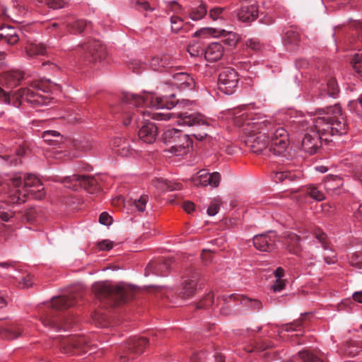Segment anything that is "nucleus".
Masks as SVG:
<instances>
[{"label": "nucleus", "instance_id": "obj_8", "mask_svg": "<svg viewBox=\"0 0 362 362\" xmlns=\"http://www.w3.org/2000/svg\"><path fill=\"white\" fill-rule=\"evenodd\" d=\"M175 95L170 96H157L153 93H146L144 95H137L132 93H124L122 98L123 103L132 105L139 107H151L156 109L170 110L177 105L175 100L170 98H174Z\"/></svg>", "mask_w": 362, "mask_h": 362}, {"label": "nucleus", "instance_id": "obj_26", "mask_svg": "<svg viewBox=\"0 0 362 362\" xmlns=\"http://www.w3.org/2000/svg\"><path fill=\"white\" fill-rule=\"evenodd\" d=\"M0 335L4 339L11 340L24 335V329L21 327L20 325L15 324L1 329Z\"/></svg>", "mask_w": 362, "mask_h": 362}, {"label": "nucleus", "instance_id": "obj_38", "mask_svg": "<svg viewBox=\"0 0 362 362\" xmlns=\"http://www.w3.org/2000/svg\"><path fill=\"white\" fill-rule=\"evenodd\" d=\"M59 22H51L47 23L46 25V30L49 33L53 31H56V33L54 34L55 37H62L64 35V33L59 29L60 25H65L66 21L64 18H59Z\"/></svg>", "mask_w": 362, "mask_h": 362}, {"label": "nucleus", "instance_id": "obj_25", "mask_svg": "<svg viewBox=\"0 0 362 362\" xmlns=\"http://www.w3.org/2000/svg\"><path fill=\"white\" fill-rule=\"evenodd\" d=\"M223 54V47L219 42H213L208 45L204 50V57L209 62H216Z\"/></svg>", "mask_w": 362, "mask_h": 362}, {"label": "nucleus", "instance_id": "obj_11", "mask_svg": "<svg viewBox=\"0 0 362 362\" xmlns=\"http://www.w3.org/2000/svg\"><path fill=\"white\" fill-rule=\"evenodd\" d=\"M59 348L62 353L74 356L87 352L90 346L83 336H67L59 339Z\"/></svg>", "mask_w": 362, "mask_h": 362}, {"label": "nucleus", "instance_id": "obj_20", "mask_svg": "<svg viewBox=\"0 0 362 362\" xmlns=\"http://www.w3.org/2000/svg\"><path fill=\"white\" fill-rule=\"evenodd\" d=\"M158 134V128L152 122H145L138 132L139 138L144 142L151 144L155 141Z\"/></svg>", "mask_w": 362, "mask_h": 362}, {"label": "nucleus", "instance_id": "obj_62", "mask_svg": "<svg viewBox=\"0 0 362 362\" xmlns=\"http://www.w3.org/2000/svg\"><path fill=\"white\" fill-rule=\"evenodd\" d=\"M136 5L137 6V9H139V11H151V10H153L151 8L150 4H148V2H147L145 0H137L136 3Z\"/></svg>", "mask_w": 362, "mask_h": 362}, {"label": "nucleus", "instance_id": "obj_42", "mask_svg": "<svg viewBox=\"0 0 362 362\" xmlns=\"http://www.w3.org/2000/svg\"><path fill=\"white\" fill-rule=\"evenodd\" d=\"M351 63L356 72L362 76V53L356 54L352 59Z\"/></svg>", "mask_w": 362, "mask_h": 362}, {"label": "nucleus", "instance_id": "obj_31", "mask_svg": "<svg viewBox=\"0 0 362 362\" xmlns=\"http://www.w3.org/2000/svg\"><path fill=\"white\" fill-rule=\"evenodd\" d=\"M298 175L296 173L290 170H281L274 173L273 180L276 182H285L286 184L290 183L296 180Z\"/></svg>", "mask_w": 362, "mask_h": 362}, {"label": "nucleus", "instance_id": "obj_29", "mask_svg": "<svg viewBox=\"0 0 362 362\" xmlns=\"http://www.w3.org/2000/svg\"><path fill=\"white\" fill-rule=\"evenodd\" d=\"M150 66L154 71H161L163 69L172 67L170 58L168 55L156 56L150 61Z\"/></svg>", "mask_w": 362, "mask_h": 362}, {"label": "nucleus", "instance_id": "obj_9", "mask_svg": "<svg viewBox=\"0 0 362 362\" xmlns=\"http://www.w3.org/2000/svg\"><path fill=\"white\" fill-rule=\"evenodd\" d=\"M148 340L144 337H133L125 343L119 346L118 355L120 362H127L134 359L138 355L141 354Z\"/></svg>", "mask_w": 362, "mask_h": 362}, {"label": "nucleus", "instance_id": "obj_36", "mask_svg": "<svg viewBox=\"0 0 362 362\" xmlns=\"http://www.w3.org/2000/svg\"><path fill=\"white\" fill-rule=\"evenodd\" d=\"M25 51L28 56L34 57L36 55H44L46 52V48L41 44L29 43L25 47Z\"/></svg>", "mask_w": 362, "mask_h": 362}, {"label": "nucleus", "instance_id": "obj_52", "mask_svg": "<svg viewBox=\"0 0 362 362\" xmlns=\"http://www.w3.org/2000/svg\"><path fill=\"white\" fill-rule=\"evenodd\" d=\"M74 146L76 149L81 151H88L92 148L91 144L88 141H74Z\"/></svg>", "mask_w": 362, "mask_h": 362}, {"label": "nucleus", "instance_id": "obj_61", "mask_svg": "<svg viewBox=\"0 0 362 362\" xmlns=\"http://www.w3.org/2000/svg\"><path fill=\"white\" fill-rule=\"evenodd\" d=\"M246 45L247 47L255 51L259 50L261 48L260 42L256 39H250L247 40Z\"/></svg>", "mask_w": 362, "mask_h": 362}, {"label": "nucleus", "instance_id": "obj_46", "mask_svg": "<svg viewBox=\"0 0 362 362\" xmlns=\"http://www.w3.org/2000/svg\"><path fill=\"white\" fill-rule=\"evenodd\" d=\"M214 303V294L211 293H208L202 300L197 304V309L207 308L210 307Z\"/></svg>", "mask_w": 362, "mask_h": 362}, {"label": "nucleus", "instance_id": "obj_64", "mask_svg": "<svg viewBox=\"0 0 362 362\" xmlns=\"http://www.w3.org/2000/svg\"><path fill=\"white\" fill-rule=\"evenodd\" d=\"M112 243L110 240H103L98 243V247L101 250H110L112 248Z\"/></svg>", "mask_w": 362, "mask_h": 362}, {"label": "nucleus", "instance_id": "obj_27", "mask_svg": "<svg viewBox=\"0 0 362 362\" xmlns=\"http://www.w3.org/2000/svg\"><path fill=\"white\" fill-rule=\"evenodd\" d=\"M300 34L293 29L287 30L283 38L284 45L289 49L293 50L300 44Z\"/></svg>", "mask_w": 362, "mask_h": 362}, {"label": "nucleus", "instance_id": "obj_30", "mask_svg": "<svg viewBox=\"0 0 362 362\" xmlns=\"http://www.w3.org/2000/svg\"><path fill=\"white\" fill-rule=\"evenodd\" d=\"M114 146L117 148L115 151L121 156H128L132 153L133 149L131 148L127 140L117 138L114 141Z\"/></svg>", "mask_w": 362, "mask_h": 362}, {"label": "nucleus", "instance_id": "obj_21", "mask_svg": "<svg viewBox=\"0 0 362 362\" xmlns=\"http://www.w3.org/2000/svg\"><path fill=\"white\" fill-rule=\"evenodd\" d=\"M173 84L182 90H192L195 87V80L187 73L179 72L173 75Z\"/></svg>", "mask_w": 362, "mask_h": 362}, {"label": "nucleus", "instance_id": "obj_16", "mask_svg": "<svg viewBox=\"0 0 362 362\" xmlns=\"http://www.w3.org/2000/svg\"><path fill=\"white\" fill-rule=\"evenodd\" d=\"M82 49L87 53V57L90 62H100L106 57L105 46L97 40H90L82 45Z\"/></svg>", "mask_w": 362, "mask_h": 362}, {"label": "nucleus", "instance_id": "obj_49", "mask_svg": "<svg viewBox=\"0 0 362 362\" xmlns=\"http://www.w3.org/2000/svg\"><path fill=\"white\" fill-rule=\"evenodd\" d=\"M187 51L192 57H197L204 54V50L198 43L189 45Z\"/></svg>", "mask_w": 362, "mask_h": 362}, {"label": "nucleus", "instance_id": "obj_51", "mask_svg": "<svg viewBox=\"0 0 362 362\" xmlns=\"http://www.w3.org/2000/svg\"><path fill=\"white\" fill-rule=\"evenodd\" d=\"M206 360V354L204 351H194L190 356L191 362H205Z\"/></svg>", "mask_w": 362, "mask_h": 362}, {"label": "nucleus", "instance_id": "obj_7", "mask_svg": "<svg viewBox=\"0 0 362 362\" xmlns=\"http://www.w3.org/2000/svg\"><path fill=\"white\" fill-rule=\"evenodd\" d=\"M78 288H74L69 296L54 297L52 300V308L42 318V323L45 326L59 329H68L72 326V320H64L61 316L57 315L55 311L62 310L74 305L79 295L76 293Z\"/></svg>", "mask_w": 362, "mask_h": 362}, {"label": "nucleus", "instance_id": "obj_57", "mask_svg": "<svg viewBox=\"0 0 362 362\" xmlns=\"http://www.w3.org/2000/svg\"><path fill=\"white\" fill-rule=\"evenodd\" d=\"M223 8L221 7H214L209 11V17L213 20H216L221 17V14L223 11Z\"/></svg>", "mask_w": 362, "mask_h": 362}, {"label": "nucleus", "instance_id": "obj_2", "mask_svg": "<svg viewBox=\"0 0 362 362\" xmlns=\"http://www.w3.org/2000/svg\"><path fill=\"white\" fill-rule=\"evenodd\" d=\"M314 118L300 121L303 129L312 127L326 143L332 137L347 133L349 127L341 109L338 104L316 111Z\"/></svg>", "mask_w": 362, "mask_h": 362}, {"label": "nucleus", "instance_id": "obj_41", "mask_svg": "<svg viewBox=\"0 0 362 362\" xmlns=\"http://www.w3.org/2000/svg\"><path fill=\"white\" fill-rule=\"evenodd\" d=\"M298 354L303 362H325L308 351H300Z\"/></svg>", "mask_w": 362, "mask_h": 362}, {"label": "nucleus", "instance_id": "obj_15", "mask_svg": "<svg viewBox=\"0 0 362 362\" xmlns=\"http://www.w3.org/2000/svg\"><path fill=\"white\" fill-rule=\"evenodd\" d=\"M277 236L273 231L259 234L253 238L255 247L262 252H272L276 249Z\"/></svg>", "mask_w": 362, "mask_h": 362}, {"label": "nucleus", "instance_id": "obj_18", "mask_svg": "<svg viewBox=\"0 0 362 362\" xmlns=\"http://www.w3.org/2000/svg\"><path fill=\"white\" fill-rule=\"evenodd\" d=\"M192 146V141L187 134L180 133V136L170 147L169 151L175 156H180L187 154L189 148Z\"/></svg>", "mask_w": 362, "mask_h": 362}, {"label": "nucleus", "instance_id": "obj_55", "mask_svg": "<svg viewBox=\"0 0 362 362\" xmlns=\"http://www.w3.org/2000/svg\"><path fill=\"white\" fill-rule=\"evenodd\" d=\"M37 216V211L35 208H29L25 211L24 217L28 222L34 221Z\"/></svg>", "mask_w": 362, "mask_h": 362}, {"label": "nucleus", "instance_id": "obj_24", "mask_svg": "<svg viewBox=\"0 0 362 362\" xmlns=\"http://www.w3.org/2000/svg\"><path fill=\"white\" fill-rule=\"evenodd\" d=\"M218 33V35H223V36L228 35V37L224 40V42L226 44H227L229 46L235 45V44L237 42V39H236L235 33H231V32L227 33L224 30H222L221 31L218 32V31H216V29H213V28H202V29H200L199 30L197 31L194 34V35L196 37H199L202 35H216V33Z\"/></svg>", "mask_w": 362, "mask_h": 362}, {"label": "nucleus", "instance_id": "obj_28", "mask_svg": "<svg viewBox=\"0 0 362 362\" xmlns=\"http://www.w3.org/2000/svg\"><path fill=\"white\" fill-rule=\"evenodd\" d=\"M300 240V237L294 233H288L286 235L284 238V245L286 250L292 254H298L301 248Z\"/></svg>", "mask_w": 362, "mask_h": 362}, {"label": "nucleus", "instance_id": "obj_10", "mask_svg": "<svg viewBox=\"0 0 362 362\" xmlns=\"http://www.w3.org/2000/svg\"><path fill=\"white\" fill-rule=\"evenodd\" d=\"M62 182L67 188L77 190L79 187H83L91 194L96 193L102 189L100 177L99 176L92 177L74 175L64 177Z\"/></svg>", "mask_w": 362, "mask_h": 362}, {"label": "nucleus", "instance_id": "obj_4", "mask_svg": "<svg viewBox=\"0 0 362 362\" xmlns=\"http://www.w3.org/2000/svg\"><path fill=\"white\" fill-rule=\"evenodd\" d=\"M49 80L47 81H34L30 87L21 88L14 92H6L0 87V103L10 104L19 107L22 100L27 102L31 107L35 108L41 105H47L49 99L47 97L40 95L35 90L48 92L49 90Z\"/></svg>", "mask_w": 362, "mask_h": 362}, {"label": "nucleus", "instance_id": "obj_5", "mask_svg": "<svg viewBox=\"0 0 362 362\" xmlns=\"http://www.w3.org/2000/svg\"><path fill=\"white\" fill-rule=\"evenodd\" d=\"M138 113L144 117L146 115L156 120H169L176 118L180 125H185L192 127H199V132H194L192 136L199 141H203L207 137L206 130L209 129V122L206 118L199 112H150L148 111H139Z\"/></svg>", "mask_w": 362, "mask_h": 362}, {"label": "nucleus", "instance_id": "obj_47", "mask_svg": "<svg viewBox=\"0 0 362 362\" xmlns=\"http://www.w3.org/2000/svg\"><path fill=\"white\" fill-rule=\"evenodd\" d=\"M153 186L162 191L169 190L170 181L163 178H155L152 180Z\"/></svg>", "mask_w": 362, "mask_h": 362}, {"label": "nucleus", "instance_id": "obj_59", "mask_svg": "<svg viewBox=\"0 0 362 362\" xmlns=\"http://www.w3.org/2000/svg\"><path fill=\"white\" fill-rule=\"evenodd\" d=\"M112 217L107 212H103L100 215L99 222L103 225L109 226L112 223Z\"/></svg>", "mask_w": 362, "mask_h": 362}, {"label": "nucleus", "instance_id": "obj_58", "mask_svg": "<svg viewBox=\"0 0 362 362\" xmlns=\"http://www.w3.org/2000/svg\"><path fill=\"white\" fill-rule=\"evenodd\" d=\"M285 285L286 284L284 280L281 279H276L271 288L274 292H279L284 288Z\"/></svg>", "mask_w": 362, "mask_h": 362}, {"label": "nucleus", "instance_id": "obj_19", "mask_svg": "<svg viewBox=\"0 0 362 362\" xmlns=\"http://www.w3.org/2000/svg\"><path fill=\"white\" fill-rule=\"evenodd\" d=\"M170 260H155L148 263L145 269V276L151 274L165 276L170 269Z\"/></svg>", "mask_w": 362, "mask_h": 362}, {"label": "nucleus", "instance_id": "obj_39", "mask_svg": "<svg viewBox=\"0 0 362 362\" xmlns=\"http://www.w3.org/2000/svg\"><path fill=\"white\" fill-rule=\"evenodd\" d=\"M305 193L317 201H322L325 199V194L318 187L315 186L307 187Z\"/></svg>", "mask_w": 362, "mask_h": 362}, {"label": "nucleus", "instance_id": "obj_44", "mask_svg": "<svg viewBox=\"0 0 362 362\" xmlns=\"http://www.w3.org/2000/svg\"><path fill=\"white\" fill-rule=\"evenodd\" d=\"M303 317H300L291 323L283 325L282 329L286 332L297 331L303 325Z\"/></svg>", "mask_w": 362, "mask_h": 362}, {"label": "nucleus", "instance_id": "obj_1", "mask_svg": "<svg viewBox=\"0 0 362 362\" xmlns=\"http://www.w3.org/2000/svg\"><path fill=\"white\" fill-rule=\"evenodd\" d=\"M234 119L237 126H243L247 134L245 142L253 153L265 151L280 155L286 149L288 138L284 128L276 127L267 119L255 118L247 112L236 115Z\"/></svg>", "mask_w": 362, "mask_h": 362}, {"label": "nucleus", "instance_id": "obj_45", "mask_svg": "<svg viewBox=\"0 0 362 362\" xmlns=\"http://www.w3.org/2000/svg\"><path fill=\"white\" fill-rule=\"evenodd\" d=\"M350 264L357 269H362V252H355L349 259Z\"/></svg>", "mask_w": 362, "mask_h": 362}, {"label": "nucleus", "instance_id": "obj_14", "mask_svg": "<svg viewBox=\"0 0 362 362\" xmlns=\"http://www.w3.org/2000/svg\"><path fill=\"white\" fill-rule=\"evenodd\" d=\"M184 278L185 280L180 296L185 299L192 297L194 294L200 278V273L196 268L190 267L186 270Z\"/></svg>", "mask_w": 362, "mask_h": 362}, {"label": "nucleus", "instance_id": "obj_43", "mask_svg": "<svg viewBox=\"0 0 362 362\" xmlns=\"http://www.w3.org/2000/svg\"><path fill=\"white\" fill-rule=\"evenodd\" d=\"M148 201V195L143 194L139 199H135L133 202L137 211L143 212L145 210L146 205Z\"/></svg>", "mask_w": 362, "mask_h": 362}, {"label": "nucleus", "instance_id": "obj_60", "mask_svg": "<svg viewBox=\"0 0 362 362\" xmlns=\"http://www.w3.org/2000/svg\"><path fill=\"white\" fill-rule=\"evenodd\" d=\"M315 237L316 238L319 240V242L322 244L323 248L325 250H327L328 249V245H327V235L325 233H324L323 232H317L315 233Z\"/></svg>", "mask_w": 362, "mask_h": 362}, {"label": "nucleus", "instance_id": "obj_32", "mask_svg": "<svg viewBox=\"0 0 362 362\" xmlns=\"http://www.w3.org/2000/svg\"><path fill=\"white\" fill-rule=\"evenodd\" d=\"M188 12L189 16L192 20L199 21L206 15L207 6L204 3H201L197 6L190 8Z\"/></svg>", "mask_w": 362, "mask_h": 362}, {"label": "nucleus", "instance_id": "obj_50", "mask_svg": "<svg viewBox=\"0 0 362 362\" xmlns=\"http://www.w3.org/2000/svg\"><path fill=\"white\" fill-rule=\"evenodd\" d=\"M349 106L351 110H354L358 115H362V95L358 100L351 101Z\"/></svg>", "mask_w": 362, "mask_h": 362}, {"label": "nucleus", "instance_id": "obj_17", "mask_svg": "<svg viewBox=\"0 0 362 362\" xmlns=\"http://www.w3.org/2000/svg\"><path fill=\"white\" fill-rule=\"evenodd\" d=\"M221 175L218 172L209 173L206 170H199L197 175L191 178V181L196 187L211 185L214 187L218 186Z\"/></svg>", "mask_w": 362, "mask_h": 362}, {"label": "nucleus", "instance_id": "obj_33", "mask_svg": "<svg viewBox=\"0 0 362 362\" xmlns=\"http://www.w3.org/2000/svg\"><path fill=\"white\" fill-rule=\"evenodd\" d=\"M66 25L70 33L76 34L81 33L86 28H88L90 23L85 20L79 19L72 23L66 22Z\"/></svg>", "mask_w": 362, "mask_h": 362}, {"label": "nucleus", "instance_id": "obj_13", "mask_svg": "<svg viewBox=\"0 0 362 362\" xmlns=\"http://www.w3.org/2000/svg\"><path fill=\"white\" fill-rule=\"evenodd\" d=\"M298 128L300 131L306 132L302 141L303 151L310 155L316 153L324 141L321 136L312 127L308 126V129H303L300 122H298Z\"/></svg>", "mask_w": 362, "mask_h": 362}, {"label": "nucleus", "instance_id": "obj_48", "mask_svg": "<svg viewBox=\"0 0 362 362\" xmlns=\"http://www.w3.org/2000/svg\"><path fill=\"white\" fill-rule=\"evenodd\" d=\"M171 29L173 31L177 33L182 28L183 21L177 16H173L170 18Z\"/></svg>", "mask_w": 362, "mask_h": 362}, {"label": "nucleus", "instance_id": "obj_3", "mask_svg": "<svg viewBox=\"0 0 362 362\" xmlns=\"http://www.w3.org/2000/svg\"><path fill=\"white\" fill-rule=\"evenodd\" d=\"M6 182L9 187L6 202L9 204L23 203L28 196L41 199L45 195L41 181L35 175L18 172L10 175Z\"/></svg>", "mask_w": 362, "mask_h": 362}, {"label": "nucleus", "instance_id": "obj_63", "mask_svg": "<svg viewBox=\"0 0 362 362\" xmlns=\"http://www.w3.org/2000/svg\"><path fill=\"white\" fill-rule=\"evenodd\" d=\"M33 285V278L30 275L25 276L22 281L19 283V287L21 288H28Z\"/></svg>", "mask_w": 362, "mask_h": 362}, {"label": "nucleus", "instance_id": "obj_22", "mask_svg": "<svg viewBox=\"0 0 362 362\" xmlns=\"http://www.w3.org/2000/svg\"><path fill=\"white\" fill-rule=\"evenodd\" d=\"M24 74L22 71H11L4 73L1 76L0 81L4 86L8 88H13L23 79Z\"/></svg>", "mask_w": 362, "mask_h": 362}, {"label": "nucleus", "instance_id": "obj_40", "mask_svg": "<svg viewBox=\"0 0 362 362\" xmlns=\"http://www.w3.org/2000/svg\"><path fill=\"white\" fill-rule=\"evenodd\" d=\"M327 94L331 97L335 98L339 92V87L337 81L334 78H330L327 83Z\"/></svg>", "mask_w": 362, "mask_h": 362}, {"label": "nucleus", "instance_id": "obj_6", "mask_svg": "<svg viewBox=\"0 0 362 362\" xmlns=\"http://www.w3.org/2000/svg\"><path fill=\"white\" fill-rule=\"evenodd\" d=\"M95 297L110 306H117L133 299L134 288L126 284L112 285L107 282L95 283L93 286Z\"/></svg>", "mask_w": 362, "mask_h": 362}, {"label": "nucleus", "instance_id": "obj_12", "mask_svg": "<svg viewBox=\"0 0 362 362\" xmlns=\"http://www.w3.org/2000/svg\"><path fill=\"white\" fill-rule=\"evenodd\" d=\"M238 76L232 68L227 67L221 71L218 75V90L225 94L230 95L237 88Z\"/></svg>", "mask_w": 362, "mask_h": 362}, {"label": "nucleus", "instance_id": "obj_53", "mask_svg": "<svg viewBox=\"0 0 362 362\" xmlns=\"http://www.w3.org/2000/svg\"><path fill=\"white\" fill-rule=\"evenodd\" d=\"M358 351L359 348L353 345L351 343H348L344 350V354L350 357L355 356Z\"/></svg>", "mask_w": 362, "mask_h": 362}, {"label": "nucleus", "instance_id": "obj_35", "mask_svg": "<svg viewBox=\"0 0 362 362\" xmlns=\"http://www.w3.org/2000/svg\"><path fill=\"white\" fill-rule=\"evenodd\" d=\"M228 298H230V299H232L233 298L234 300H238L239 298H240L241 300V303L243 304L244 305H249L250 307H252L253 309L255 310H259V309L262 308V303L257 300H252V299H250V298H246V297H244V296H235V294H232L229 296H228L227 298L226 297H223V299L224 300H226Z\"/></svg>", "mask_w": 362, "mask_h": 362}, {"label": "nucleus", "instance_id": "obj_34", "mask_svg": "<svg viewBox=\"0 0 362 362\" xmlns=\"http://www.w3.org/2000/svg\"><path fill=\"white\" fill-rule=\"evenodd\" d=\"M44 141L50 145H59L63 142L64 137L58 132L46 131L42 134Z\"/></svg>", "mask_w": 362, "mask_h": 362}, {"label": "nucleus", "instance_id": "obj_56", "mask_svg": "<svg viewBox=\"0 0 362 362\" xmlns=\"http://www.w3.org/2000/svg\"><path fill=\"white\" fill-rule=\"evenodd\" d=\"M13 216V212L4 208L2 205L0 206V218L4 221H8Z\"/></svg>", "mask_w": 362, "mask_h": 362}, {"label": "nucleus", "instance_id": "obj_54", "mask_svg": "<svg viewBox=\"0 0 362 362\" xmlns=\"http://www.w3.org/2000/svg\"><path fill=\"white\" fill-rule=\"evenodd\" d=\"M45 4L53 9L62 8L65 5L64 0H45Z\"/></svg>", "mask_w": 362, "mask_h": 362}, {"label": "nucleus", "instance_id": "obj_23", "mask_svg": "<svg viewBox=\"0 0 362 362\" xmlns=\"http://www.w3.org/2000/svg\"><path fill=\"white\" fill-rule=\"evenodd\" d=\"M258 16L257 5L243 6L237 11V17L243 23L254 21Z\"/></svg>", "mask_w": 362, "mask_h": 362}, {"label": "nucleus", "instance_id": "obj_37", "mask_svg": "<svg viewBox=\"0 0 362 362\" xmlns=\"http://www.w3.org/2000/svg\"><path fill=\"white\" fill-rule=\"evenodd\" d=\"M180 130L176 129H168L163 134V141L166 144L173 145L180 136Z\"/></svg>", "mask_w": 362, "mask_h": 362}]
</instances>
